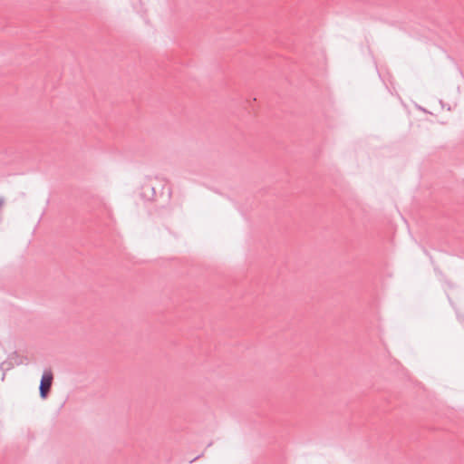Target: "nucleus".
<instances>
[{
    "label": "nucleus",
    "instance_id": "obj_1",
    "mask_svg": "<svg viewBox=\"0 0 464 464\" xmlns=\"http://www.w3.org/2000/svg\"><path fill=\"white\" fill-rule=\"evenodd\" d=\"M53 373L51 371H45L42 376L40 383V394L42 398H46L53 382Z\"/></svg>",
    "mask_w": 464,
    "mask_h": 464
},
{
    "label": "nucleus",
    "instance_id": "obj_2",
    "mask_svg": "<svg viewBox=\"0 0 464 464\" xmlns=\"http://www.w3.org/2000/svg\"><path fill=\"white\" fill-rule=\"evenodd\" d=\"M3 205V201L0 199V208L2 207Z\"/></svg>",
    "mask_w": 464,
    "mask_h": 464
}]
</instances>
